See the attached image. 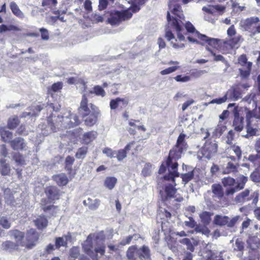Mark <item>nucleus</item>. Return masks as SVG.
I'll return each mask as SVG.
<instances>
[{
	"instance_id": "nucleus-1",
	"label": "nucleus",
	"mask_w": 260,
	"mask_h": 260,
	"mask_svg": "<svg viewBox=\"0 0 260 260\" xmlns=\"http://www.w3.org/2000/svg\"><path fill=\"white\" fill-rule=\"evenodd\" d=\"M168 23L166 25L165 37L175 49L183 48L187 40L190 42L203 45L207 43L209 37L200 34L189 21L185 24L180 20L171 19L170 13L167 12Z\"/></svg>"
},
{
	"instance_id": "nucleus-2",
	"label": "nucleus",
	"mask_w": 260,
	"mask_h": 260,
	"mask_svg": "<svg viewBox=\"0 0 260 260\" xmlns=\"http://www.w3.org/2000/svg\"><path fill=\"white\" fill-rule=\"evenodd\" d=\"M44 193L46 198H43L41 200V209L45 213L49 212V217L55 216L58 206L53 204L60 199L61 192L57 186L49 185L45 188Z\"/></svg>"
},
{
	"instance_id": "nucleus-3",
	"label": "nucleus",
	"mask_w": 260,
	"mask_h": 260,
	"mask_svg": "<svg viewBox=\"0 0 260 260\" xmlns=\"http://www.w3.org/2000/svg\"><path fill=\"white\" fill-rule=\"evenodd\" d=\"M45 108L47 111L51 112L49 116L47 117V125L41 123L39 125V127L43 132V135H47L50 133L55 132L57 127L64 126L63 124L64 117L53 113V112L59 111L60 108L58 107L55 108L53 103L47 104Z\"/></svg>"
},
{
	"instance_id": "nucleus-4",
	"label": "nucleus",
	"mask_w": 260,
	"mask_h": 260,
	"mask_svg": "<svg viewBox=\"0 0 260 260\" xmlns=\"http://www.w3.org/2000/svg\"><path fill=\"white\" fill-rule=\"evenodd\" d=\"M178 166V164H161L158 173L164 174L168 171L167 173L162 177V179L171 181L172 182L171 184H174V183H176L175 178L180 176L177 171Z\"/></svg>"
},
{
	"instance_id": "nucleus-5",
	"label": "nucleus",
	"mask_w": 260,
	"mask_h": 260,
	"mask_svg": "<svg viewBox=\"0 0 260 260\" xmlns=\"http://www.w3.org/2000/svg\"><path fill=\"white\" fill-rule=\"evenodd\" d=\"M40 236V234L35 229L31 228L26 231L24 239L20 242V246L26 250L32 249L37 245Z\"/></svg>"
},
{
	"instance_id": "nucleus-6",
	"label": "nucleus",
	"mask_w": 260,
	"mask_h": 260,
	"mask_svg": "<svg viewBox=\"0 0 260 260\" xmlns=\"http://www.w3.org/2000/svg\"><path fill=\"white\" fill-rule=\"evenodd\" d=\"M218 145L215 141L211 139L207 140L204 146L198 152V157L200 159L203 158L210 159L213 157L217 151Z\"/></svg>"
},
{
	"instance_id": "nucleus-7",
	"label": "nucleus",
	"mask_w": 260,
	"mask_h": 260,
	"mask_svg": "<svg viewBox=\"0 0 260 260\" xmlns=\"http://www.w3.org/2000/svg\"><path fill=\"white\" fill-rule=\"evenodd\" d=\"M132 15V13L128 10H113L110 12L107 21L112 25H119L122 21L130 19Z\"/></svg>"
},
{
	"instance_id": "nucleus-8",
	"label": "nucleus",
	"mask_w": 260,
	"mask_h": 260,
	"mask_svg": "<svg viewBox=\"0 0 260 260\" xmlns=\"http://www.w3.org/2000/svg\"><path fill=\"white\" fill-rule=\"evenodd\" d=\"M247 60V56L245 54L241 55L238 58V63L242 67V68L239 69L240 75L243 79L248 78L251 71L252 63Z\"/></svg>"
},
{
	"instance_id": "nucleus-9",
	"label": "nucleus",
	"mask_w": 260,
	"mask_h": 260,
	"mask_svg": "<svg viewBox=\"0 0 260 260\" xmlns=\"http://www.w3.org/2000/svg\"><path fill=\"white\" fill-rule=\"evenodd\" d=\"M89 105L92 111L89 113V114L87 117L82 119L84 120L86 125L92 126L96 123L101 112L99 108L93 104L91 103Z\"/></svg>"
},
{
	"instance_id": "nucleus-10",
	"label": "nucleus",
	"mask_w": 260,
	"mask_h": 260,
	"mask_svg": "<svg viewBox=\"0 0 260 260\" xmlns=\"http://www.w3.org/2000/svg\"><path fill=\"white\" fill-rule=\"evenodd\" d=\"M253 118L259 119V116L256 113V111L253 110H248L246 114V119L247 122L246 129L247 135L249 136H253L256 135L257 129L256 128L252 127V122Z\"/></svg>"
},
{
	"instance_id": "nucleus-11",
	"label": "nucleus",
	"mask_w": 260,
	"mask_h": 260,
	"mask_svg": "<svg viewBox=\"0 0 260 260\" xmlns=\"http://www.w3.org/2000/svg\"><path fill=\"white\" fill-rule=\"evenodd\" d=\"M138 147L136 145V142L133 141L128 143L124 149H120L116 151L115 157H116L119 161L122 160L126 156L127 152L131 151L132 154L134 155L137 151V148Z\"/></svg>"
},
{
	"instance_id": "nucleus-12",
	"label": "nucleus",
	"mask_w": 260,
	"mask_h": 260,
	"mask_svg": "<svg viewBox=\"0 0 260 260\" xmlns=\"http://www.w3.org/2000/svg\"><path fill=\"white\" fill-rule=\"evenodd\" d=\"M247 181V177L243 175H240L237 178V185L234 187H230L226 189L225 196L227 197L233 196L235 192L243 189Z\"/></svg>"
},
{
	"instance_id": "nucleus-13",
	"label": "nucleus",
	"mask_w": 260,
	"mask_h": 260,
	"mask_svg": "<svg viewBox=\"0 0 260 260\" xmlns=\"http://www.w3.org/2000/svg\"><path fill=\"white\" fill-rule=\"evenodd\" d=\"M237 221L236 218L231 219L228 216L216 215L213 222L215 224L220 226L226 225L228 227L232 228L235 225Z\"/></svg>"
},
{
	"instance_id": "nucleus-14",
	"label": "nucleus",
	"mask_w": 260,
	"mask_h": 260,
	"mask_svg": "<svg viewBox=\"0 0 260 260\" xmlns=\"http://www.w3.org/2000/svg\"><path fill=\"white\" fill-rule=\"evenodd\" d=\"M250 191L248 189H246L244 191L238 193L235 197V201L237 203H244L250 201L252 198H254L253 203H256L258 201V194L254 193L249 197Z\"/></svg>"
},
{
	"instance_id": "nucleus-15",
	"label": "nucleus",
	"mask_w": 260,
	"mask_h": 260,
	"mask_svg": "<svg viewBox=\"0 0 260 260\" xmlns=\"http://www.w3.org/2000/svg\"><path fill=\"white\" fill-rule=\"evenodd\" d=\"M88 100L87 96L84 94L78 108V113L81 118H85L92 111L91 109L89 107L88 104Z\"/></svg>"
},
{
	"instance_id": "nucleus-16",
	"label": "nucleus",
	"mask_w": 260,
	"mask_h": 260,
	"mask_svg": "<svg viewBox=\"0 0 260 260\" xmlns=\"http://www.w3.org/2000/svg\"><path fill=\"white\" fill-rule=\"evenodd\" d=\"M96 246L94 248V250L92 249V246L91 243H90V245H85L83 246V248L85 253L90 256H91L92 254L93 253V252H94L96 254L98 253H100L101 256L104 255L106 249L105 245L104 243L98 244L97 242H96Z\"/></svg>"
},
{
	"instance_id": "nucleus-17",
	"label": "nucleus",
	"mask_w": 260,
	"mask_h": 260,
	"mask_svg": "<svg viewBox=\"0 0 260 260\" xmlns=\"http://www.w3.org/2000/svg\"><path fill=\"white\" fill-rule=\"evenodd\" d=\"M178 1V0H170L169 4V9L171 10V12L175 16H176L178 18H177L175 17L171 16L170 17L171 19L175 18L177 20H180L182 22V20H184V16L183 13V11L181 9V7L180 5L178 4L174 5V3Z\"/></svg>"
},
{
	"instance_id": "nucleus-18",
	"label": "nucleus",
	"mask_w": 260,
	"mask_h": 260,
	"mask_svg": "<svg viewBox=\"0 0 260 260\" xmlns=\"http://www.w3.org/2000/svg\"><path fill=\"white\" fill-rule=\"evenodd\" d=\"M129 103V99L127 98H116L112 99L110 102V107L111 110H116L118 108L122 109L125 108Z\"/></svg>"
},
{
	"instance_id": "nucleus-19",
	"label": "nucleus",
	"mask_w": 260,
	"mask_h": 260,
	"mask_svg": "<svg viewBox=\"0 0 260 260\" xmlns=\"http://www.w3.org/2000/svg\"><path fill=\"white\" fill-rule=\"evenodd\" d=\"M202 10L208 14L214 15L217 13L221 15L225 12V7L220 5H209L208 7H203Z\"/></svg>"
},
{
	"instance_id": "nucleus-20",
	"label": "nucleus",
	"mask_w": 260,
	"mask_h": 260,
	"mask_svg": "<svg viewBox=\"0 0 260 260\" xmlns=\"http://www.w3.org/2000/svg\"><path fill=\"white\" fill-rule=\"evenodd\" d=\"M259 21V19L257 17H251L242 21L241 25L245 30L251 32V30Z\"/></svg>"
},
{
	"instance_id": "nucleus-21",
	"label": "nucleus",
	"mask_w": 260,
	"mask_h": 260,
	"mask_svg": "<svg viewBox=\"0 0 260 260\" xmlns=\"http://www.w3.org/2000/svg\"><path fill=\"white\" fill-rule=\"evenodd\" d=\"M176 185V183H174V184H167L165 185L164 187L165 195L164 196L162 195V199L164 201L175 197L177 192V189L175 188Z\"/></svg>"
},
{
	"instance_id": "nucleus-22",
	"label": "nucleus",
	"mask_w": 260,
	"mask_h": 260,
	"mask_svg": "<svg viewBox=\"0 0 260 260\" xmlns=\"http://www.w3.org/2000/svg\"><path fill=\"white\" fill-rule=\"evenodd\" d=\"M183 151L179 149L178 148H175V146L170 150L169 155L167 157L166 162H173L176 161L181 157Z\"/></svg>"
},
{
	"instance_id": "nucleus-23",
	"label": "nucleus",
	"mask_w": 260,
	"mask_h": 260,
	"mask_svg": "<svg viewBox=\"0 0 260 260\" xmlns=\"http://www.w3.org/2000/svg\"><path fill=\"white\" fill-rule=\"evenodd\" d=\"M140 122L139 120H136L131 119L128 121V125L131 126L127 129V132L131 135H136V129L138 130L142 131L145 132L146 131V128L144 125H137L136 123Z\"/></svg>"
},
{
	"instance_id": "nucleus-24",
	"label": "nucleus",
	"mask_w": 260,
	"mask_h": 260,
	"mask_svg": "<svg viewBox=\"0 0 260 260\" xmlns=\"http://www.w3.org/2000/svg\"><path fill=\"white\" fill-rule=\"evenodd\" d=\"M52 179L60 187L66 186L70 180L67 175L63 173L53 175Z\"/></svg>"
},
{
	"instance_id": "nucleus-25",
	"label": "nucleus",
	"mask_w": 260,
	"mask_h": 260,
	"mask_svg": "<svg viewBox=\"0 0 260 260\" xmlns=\"http://www.w3.org/2000/svg\"><path fill=\"white\" fill-rule=\"evenodd\" d=\"M246 87L245 85H236L233 86L231 90H230L228 93L230 94V96L234 101H237L242 98L241 87Z\"/></svg>"
},
{
	"instance_id": "nucleus-26",
	"label": "nucleus",
	"mask_w": 260,
	"mask_h": 260,
	"mask_svg": "<svg viewBox=\"0 0 260 260\" xmlns=\"http://www.w3.org/2000/svg\"><path fill=\"white\" fill-rule=\"evenodd\" d=\"M70 233L64 235L62 237H58L55 238V245L56 249H59L61 246L67 247L69 240L71 239Z\"/></svg>"
},
{
	"instance_id": "nucleus-27",
	"label": "nucleus",
	"mask_w": 260,
	"mask_h": 260,
	"mask_svg": "<svg viewBox=\"0 0 260 260\" xmlns=\"http://www.w3.org/2000/svg\"><path fill=\"white\" fill-rule=\"evenodd\" d=\"M33 222L37 228L40 230L46 228L48 224L47 217L43 214L39 215L36 219L34 220Z\"/></svg>"
},
{
	"instance_id": "nucleus-28",
	"label": "nucleus",
	"mask_w": 260,
	"mask_h": 260,
	"mask_svg": "<svg viewBox=\"0 0 260 260\" xmlns=\"http://www.w3.org/2000/svg\"><path fill=\"white\" fill-rule=\"evenodd\" d=\"M186 138V134L183 133H180L177 138L176 144L174 145L175 148L177 147L183 151L186 150L188 147V145L185 140Z\"/></svg>"
},
{
	"instance_id": "nucleus-29",
	"label": "nucleus",
	"mask_w": 260,
	"mask_h": 260,
	"mask_svg": "<svg viewBox=\"0 0 260 260\" xmlns=\"http://www.w3.org/2000/svg\"><path fill=\"white\" fill-rule=\"evenodd\" d=\"M11 147L14 150H22L25 146L24 139L20 137H17L10 141Z\"/></svg>"
},
{
	"instance_id": "nucleus-30",
	"label": "nucleus",
	"mask_w": 260,
	"mask_h": 260,
	"mask_svg": "<svg viewBox=\"0 0 260 260\" xmlns=\"http://www.w3.org/2000/svg\"><path fill=\"white\" fill-rule=\"evenodd\" d=\"M98 133L96 131H91L84 133L82 136L83 144H88L96 138Z\"/></svg>"
},
{
	"instance_id": "nucleus-31",
	"label": "nucleus",
	"mask_w": 260,
	"mask_h": 260,
	"mask_svg": "<svg viewBox=\"0 0 260 260\" xmlns=\"http://www.w3.org/2000/svg\"><path fill=\"white\" fill-rule=\"evenodd\" d=\"M244 118L240 117L239 113L235 114L233 121V126L234 129L237 132H241L243 128Z\"/></svg>"
},
{
	"instance_id": "nucleus-32",
	"label": "nucleus",
	"mask_w": 260,
	"mask_h": 260,
	"mask_svg": "<svg viewBox=\"0 0 260 260\" xmlns=\"http://www.w3.org/2000/svg\"><path fill=\"white\" fill-rule=\"evenodd\" d=\"M20 244H18L13 241L8 240L6 241L2 244V248L6 251L18 250Z\"/></svg>"
},
{
	"instance_id": "nucleus-33",
	"label": "nucleus",
	"mask_w": 260,
	"mask_h": 260,
	"mask_svg": "<svg viewBox=\"0 0 260 260\" xmlns=\"http://www.w3.org/2000/svg\"><path fill=\"white\" fill-rule=\"evenodd\" d=\"M212 191L214 196L219 199H222L224 196V191L223 188L220 184L214 183L211 186Z\"/></svg>"
},
{
	"instance_id": "nucleus-34",
	"label": "nucleus",
	"mask_w": 260,
	"mask_h": 260,
	"mask_svg": "<svg viewBox=\"0 0 260 260\" xmlns=\"http://www.w3.org/2000/svg\"><path fill=\"white\" fill-rule=\"evenodd\" d=\"M88 93L91 94H94L98 96H101L102 98L105 96L106 93L104 89L100 85H95L91 90L88 91Z\"/></svg>"
},
{
	"instance_id": "nucleus-35",
	"label": "nucleus",
	"mask_w": 260,
	"mask_h": 260,
	"mask_svg": "<svg viewBox=\"0 0 260 260\" xmlns=\"http://www.w3.org/2000/svg\"><path fill=\"white\" fill-rule=\"evenodd\" d=\"M84 205L88 206V208L91 210H96L100 205V200L95 199L92 200L90 198H88L87 200L83 201Z\"/></svg>"
},
{
	"instance_id": "nucleus-36",
	"label": "nucleus",
	"mask_w": 260,
	"mask_h": 260,
	"mask_svg": "<svg viewBox=\"0 0 260 260\" xmlns=\"http://www.w3.org/2000/svg\"><path fill=\"white\" fill-rule=\"evenodd\" d=\"M9 235L20 242L23 240L25 233L18 230L13 229L9 232Z\"/></svg>"
},
{
	"instance_id": "nucleus-37",
	"label": "nucleus",
	"mask_w": 260,
	"mask_h": 260,
	"mask_svg": "<svg viewBox=\"0 0 260 260\" xmlns=\"http://www.w3.org/2000/svg\"><path fill=\"white\" fill-rule=\"evenodd\" d=\"M239 167V164H236V165L234 164H228L227 166L223 168L222 173L223 174L236 173L238 172Z\"/></svg>"
},
{
	"instance_id": "nucleus-38",
	"label": "nucleus",
	"mask_w": 260,
	"mask_h": 260,
	"mask_svg": "<svg viewBox=\"0 0 260 260\" xmlns=\"http://www.w3.org/2000/svg\"><path fill=\"white\" fill-rule=\"evenodd\" d=\"M10 9L14 15L19 18H22L24 17L23 13L20 10L17 5L14 2H12L10 4Z\"/></svg>"
},
{
	"instance_id": "nucleus-39",
	"label": "nucleus",
	"mask_w": 260,
	"mask_h": 260,
	"mask_svg": "<svg viewBox=\"0 0 260 260\" xmlns=\"http://www.w3.org/2000/svg\"><path fill=\"white\" fill-rule=\"evenodd\" d=\"M241 39L242 36L239 35L233 38H231L226 41L223 42V43L224 45H229L231 48H233L241 41Z\"/></svg>"
},
{
	"instance_id": "nucleus-40",
	"label": "nucleus",
	"mask_w": 260,
	"mask_h": 260,
	"mask_svg": "<svg viewBox=\"0 0 260 260\" xmlns=\"http://www.w3.org/2000/svg\"><path fill=\"white\" fill-rule=\"evenodd\" d=\"M0 135L2 141L5 142L10 143V141H11L13 137V134L12 132L5 129H2L0 130Z\"/></svg>"
},
{
	"instance_id": "nucleus-41",
	"label": "nucleus",
	"mask_w": 260,
	"mask_h": 260,
	"mask_svg": "<svg viewBox=\"0 0 260 260\" xmlns=\"http://www.w3.org/2000/svg\"><path fill=\"white\" fill-rule=\"evenodd\" d=\"M70 119L69 123L67 125H64V127H68L69 128L74 127L79 125L80 123L78 116L77 115H70Z\"/></svg>"
},
{
	"instance_id": "nucleus-42",
	"label": "nucleus",
	"mask_w": 260,
	"mask_h": 260,
	"mask_svg": "<svg viewBox=\"0 0 260 260\" xmlns=\"http://www.w3.org/2000/svg\"><path fill=\"white\" fill-rule=\"evenodd\" d=\"M117 181V179L114 177H108L105 180L104 185L107 188L111 190L114 187Z\"/></svg>"
},
{
	"instance_id": "nucleus-43",
	"label": "nucleus",
	"mask_w": 260,
	"mask_h": 260,
	"mask_svg": "<svg viewBox=\"0 0 260 260\" xmlns=\"http://www.w3.org/2000/svg\"><path fill=\"white\" fill-rule=\"evenodd\" d=\"M73 164H66L65 167V169L69 176V178L70 180L74 178L77 171V168H76L75 167H73Z\"/></svg>"
},
{
	"instance_id": "nucleus-44",
	"label": "nucleus",
	"mask_w": 260,
	"mask_h": 260,
	"mask_svg": "<svg viewBox=\"0 0 260 260\" xmlns=\"http://www.w3.org/2000/svg\"><path fill=\"white\" fill-rule=\"evenodd\" d=\"M223 186L225 187H234L233 186L236 184V180L231 177H224L221 180Z\"/></svg>"
},
{
	"instance_id": "nucleus-45",
	"label": "nucleus",
	"mask_w": 260,
	"mask_h": 260,
	"mask_svg": "<svg viewBox=\"0 0 260 260\" xmlns=\"http://www.w3.org/2000/svg\"><path fill=\"white\" fill-rule=\"evenodd\" d=\"M179 176L182 178L183 183L185 185L194 178L193 171L181 174Z\"/></svg>"
},
{
	"instance_id": "nucleus-46",
	"label": "nucleus",
	"mask_w": 260,
	"mask_h": 260,
	"mask_svg": "<svg viewBox=\"0 0 260 260\" xmlns=\"http://www.w3.org/2000/svg\"><path fill=\"white\" fill-rule=\"evenodd\" d=\"M226 125L223 124L221 121H219L215 129L214 130V134L216 136L220 137L226 130Z\"/></svg>"
},
{
	"instance_id": "nucleus-47",
	"label": "nucleus",
	"mask_w": 260,
	"mask_h": 260,
	"mask_svg": "<svg viewBox=\"0 0 260 260\" xmlns=\"http://www.w3.org/2000/svg\"><path fill=\"white\" fill-rule=\"evenodd\" d=\"M213 215L212 213L207 211H204L200 214V218L202 222L205 224H208L211 221V217Z\"/></svg>"
},
{
	"instance_id": "nucleus-48",
	"label": "nucleus",
	"mask_w": 260,
	"mask_h": 260,
	"mask_svg": "<svg viewBox=\"0 0 260 260\" xmlns=\"http://www.w3.org/2000/svg\"><path fill=\"white\" fill-rule=\"evenodd\" d=\"M20 30V29L19 27L12 24L9 25V26H7L5 24L0 25V33H3L6 31H18Z\"/></svg>"
},
{
	"instance_id": "nucleus-49",
	"label": "nucleus",
	"mask_w": 260,
	"mask_h": 260,
	"mask_svg": "<svg viewBox=\"0 0 260 260\" xmlns=\"http://www.w3.org/2000/svg\"><path fill=\"white\" fill-rule=\"evenodd\" d=\"M19 122L20 121L17 116L10 118L8 121V128L13 129L19 125Z\"/></svg>"
},
{
	"instance_id": "nucleus-50",
	"label": "nucleus",
	"mask_w": 260,
	"mask_h": 260,
	"mask_svg": "<svg viewBox=\"0 0 260 260\" xmlns=\"http://www.w3.org/2000/svg\"><path fill=\"white\" fill-rule=\"evenodd\" d=\"M63 83L61 82H57L53 83L50 87L48 89L49 93H52V92H56L60 91L62 88Z\"/></svg>"
},
{
	"instance_id": "nucleus-51",
	"label": "nucleus",
	"mask_w": 260,
	"mask_h": 260,
	"mask_svg": "<svg viewBox=\"0 0 260 260\" xmlns=\"http://www.w3.org/2000/svg\"><path fill=\"white\" fill-rule=\"evenodd\" d=\"M222 41L220 39L209 38L207 43L208 45L216 49H219Z\"/></svg>"
},
{
	"instance_id": "nucleus-52",
	"label": "nucleus",
	"mask_w": 260,
	"mask_h": 260,
	"mask_svg": "<svg viewBox=\"0 0 260 260\" xmlns=\"http://www.w3.org/2000/svg\"><path fill=\"white\" fill-rule=\"evenodd\" d=\"M255 147L257 154L256 155H250L248 158V159L252 162L257 160L258 158H260V141L256 142Z\"/></svg>"
},
{
	"instance_id": "nucleus-53",
	"label": "nucleus",
	"mask_w": 260,
	"mask_h": 260,
	"mask_svg": "<svg viewBox=\"0 0 260 260\" xmlns=\"http://www.w3.org/2000/svg\"><path fill=\"white\" fill-rule=\"evenodd\" d=\"M80 254L79 248L77 247H73L70 250L69 258L70 260H75Z\"/></svg>"
},
{
	"instance_id": "nucleus-54",
	"label": "nucleus",
	"mask_w": 260,
	"mask_h": 260,
	"mask_svg": "<svg viewBox=\"0 0 260 260\" xmlns=\"http://www.w3.org/2000/svg\"><path fill=\"white\" fill-rule=\"evenodd\" d=\"M180 67L179 66H174L172 67H169L160 72V74L161 75H166L171 74L175 72L177 70L180 69Z\"/></svg>"
},
{
	"instance_id": "nucleus-55",
	"label": "nucleus",
	"mask_w": 260,
	"mask_h": 260,
	"mask_svg": "<svg viewBox=\"0 0 260 260\" xmlns=\"http://www.w3.org/2000/svg\"><path fill=\"white\" fill-rule=\"evenodd\" d=\"M0 225L4 229H9L11 226V223L6 216H3L0 217Z\"/></svg>"
},
{
	"instance_id": "nucleus-56",
	"label": "nucleus",
	"mask_w": 260,
	"mask_h": 260,
	"mask_svg": "<svg viewBox=\"0 0 260 260\" xmlns=\"http://www.w3.org/2000/svg\"><path fill=\"white\" fill-rule=\"evenodd\" d=\"M227 99H228L227 94H226L223 96H222L221 98L215 99L212 100V101H211L210 102H209L208 103H206L204 104V105L207 106L211 104H221L222 103H224L226 101Z\"/></svg>"
},
{
	"instance_id": "nucleus-57",
	"label": "nucleus",
	"mask_w": 260,
	"mask_h": 260,
	"mask_svg": "<svg viewBox=\"0 0 260 260\" xmlns=\"http://www.w3.org/2000/svg\"><path fill=\"white\" fill-rule=\"evenodd\" d=\"M180 242L187 246V249L191 252H193L194 249V246L192 245L190 240L188 238H184L180 241Z\"/></svg>"
},
{
	"instance_id": "nucleus-58",
	"label": "nucleus",
	"mask_w": 260,
	"mask_h": 260,
	"mask_svg": "<svg viewBox=\"0 0 260 260\" xmlns=\"http://www.w3.org/2000/svg\"><path fill=\"white\" fill-rule=\"evenodd\" d=\"M234 250L243 252L244 249V243L239 239H237L235 243Z\"/></svg>"
},
{
	"instance_id": "nucleus-59",
	"label": "nucleus",
	"mask_w": 260,
	"mask_h": 260,
	"mask_svg": "<svg viewBox=\"0 0 260 260\" xmlns=\"http://www.w3.org/2000/svg\"><path fill=\"white\" fill-rule=\"evenodd\" d=\"M206 49L214 57V60L215 61H221L223 62H225V60L224 57L221 55H216L215 53L214 52L212 49H211L208 46L206 47Z\"/></svg>"
},
{
	"instance_id": "nucleus-60",
	"label": "nucleus",
	"mask_w": 260,
	"mask_h": 260,
	"mask_svg": "<svg viewBox=\"0 0 260 260\" xmlns=\"http://www.w3.org/2000/svg\"><path fill=\"white\" fill-rule=\"evenodd\" d=\"M87 147H82L78 149L76 154V157L77 158H83L85 157L87 152Z\"/></svg>"
},
{
	"instance_id": "nucleus-61",
	"label": "nucleus",
	"mask_w": 260,
	"mask_h": 260,
	"mask_svg": "<svg viewBox=\"0 0 260 260\" xmlns=\"http://www.w3.org/2000/svg\"><path fill=\"white\" fill-rule=\"evenodd\" d=\"M89 19L93 23L102 22L104 20L103 17L97 14H92L89 17Z\"/></svg>"
},
{
	"instance_id": "nucleus-62",
	"label": "nucleus",
	"mask_w": 260,
	"mask_h": 260,
	"mask_svg": "<svg viewBox=\"0 0 260 260\" xmlns=\"http://www.w3.org/2000/svg\"><path fill=\"white\" fill-rule=\"evenodd\" d=\"M250 178L253 182H260V173L257 170H255L251 174Z\"/></svg>"
},
{
	"instance_id": "nucleus-63",
	"label": "nucleus",
	"mask_w": 260,
	"mask_h": 260,
	"mask_svg": "<svg viewBox=\"0 0 260 260\" xmlns=\"http://www.w3.org/2000/svg\"><path fill=\"white\" fill-rule=\"evenodd\" d=\"M10 172V168L8 164H3L2 166L1 173L2 175L5 176L9 174Z\"/></svg>"
},
{
	"instance_id": "nucleus-64",
	"label": "nucleus",
	"mask_w": 260,
	"mask_h": 260,
	"mask_svg": "<svg viewBox=\"0 0 260 260\" xmlns=\"http://www.w3.org/2000/svg\"><path fill=\"white\" fill-rule=\"evenodd\" d=\"M40 31L41 35V38L43 40H48L49 39V35L48 31L47 29L44 28H41Z\"/></svg>"
}]
</instances>
